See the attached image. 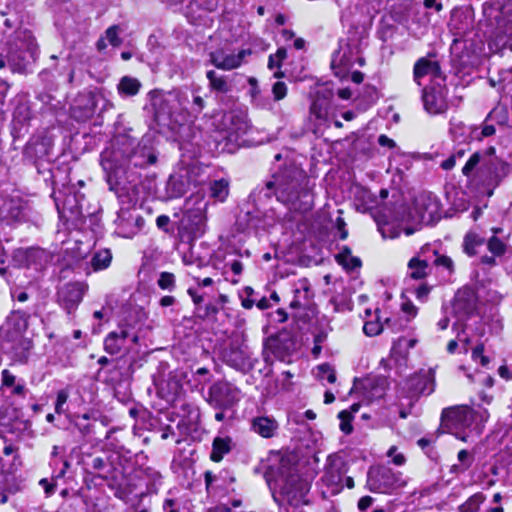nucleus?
Segmentation results:
<instances>
[{"instance_id":"obj_55","label":"nucleus","mask_w":512,"mask_h":512,"mask_svg":"<svg viewBox=\"0 0 512 512\" xmlns=\"http://www.w3.org/2000/svg\"><path fill=\"white\" fill-rule=\"evenodd\" d=\"M319 377L322 379H326L329 383H334L336 381V374L334 369L328 364H322L318 366Z\"/></svg>"},{"instance_id":"obj_36","label":"nucleus","mask_w":512,"mask_h":512,"mask_svg":"<svg viewBox=\"0 0 512 512\" xmlns=\"http://www.w3.org/2000/svg\"><path fill=\"white\" fill-rule=\"evenodd\" d=\"M338 264L342 265L347 270H354L361 266V260L351 254V249L348 246H343L341 251L335 256Z\"/></svg>"},{"instance_id":"obj_26","label":"nucleus","mask_w":512,"mask_h":512,"mask_svg":"<svg viewBox=\"0 0 512 512\" xmlns=\"http://www.w3.org/2000/svg\"><path fill=\"white\" fill-rule=\"evenodd\" d=\"M423 104L429 114H441L446 111L447 105L440 91L425 89L423 92Z\"/></svg>"},{"instance_id":"obj_61","label":"nucleus","mask_w":512,"mask_h":512,"mask_svg":"<svg viewBox=\"0 0 512 512\" xmlns=\"http://www.w3.org/2000/svg\"><path fill=\"white\" fill-rule=\"evenodd\" d=\"M8 218L14 221H21L24 217L23 209L18 204L11 203L8 209Z\"/></svg>"},{"instance_id":"obj_19","label":"nucleus","mask_w":512,"mask_h":512,"mask_svg":"<svg viewBox=\"0 0 512 512\" xmlns=\"http://www.w3.org/2000/svg\"><path fill=\"white\" fill-rule=\"evenodd\" d=\"M219 0H190L186 6V17L194 25H206V14L218 7Z\"/></svg>"},{"instance_id":"obj_9","label":"nucleus","mask_w":512,"mask_h":512,"mask_svg":"<svg viewBox=\"0 0 512 512\" xmlns=\"http://www.w3.org/2000/svg\"><path fill=\"white\" fill-rule=\"evenodd\" d=\"M239 400L240 390L229 382L219 381L209 388L207 401L216 409H230Z\"/></svg>"},{"instance_id":"obj_37","label":"nucleus","mask_w":512,"mask_h":512,"mask_svg":"<svg viewBox=\"0 0 512 512\" xmlns=\"http://www.w3.org/2000/svg\"><path fill=\"white\" fill-rule=\"evenodd\" d=\"M112 261V253L109 249H100L91 257L90 264L94 271L108 268Z\"/></svg>"},{"instance_id":"obj_45","label":"nucleus","mask_w":512,"mask_h":512,"mask_svg":"<svg viewBox=\"0 0 512 512\" xmlns=\"http://www.w3.org/2000/svg\"><path fill=\"white\" fill-rule=\"evenodd\" d=\"M157 285L162 290L173 291L176 288L175 275L170 272H161L157 280Z\"/></svg>"},{"instance_id":"obj_59","label":"nucleus","mask_w":512,"mask_h":512,"mask_svg":"<svg viewBox=\"0 0 512 512\" xmlns=\"http://www.w3.org/2000/svg\"><path fill=\"white\" fill-rule=\"evenodd\" d=\"M457 459L460 462L459 464L463 465V468L469 469L474 461V457L467 450L462 449L458 452Z\"/></svg>"},{"instance_id":"obj_42","label":"nucleus","mask_w":512,"mask_h":512,"mask_svg":"<svg viewBox=\"0 0 512 512\" xmlns=\"http://www.w3.org/2000/svg\"><path fill=\"white\" fill-rule=\"evenodd\" d=\"M485 496L478 492L470 496L463 504L458 507L459 512H476L484 502Z\"/></svg>"},{"instance_id":"obj_30","label":"nucleus","mask_w":512,"mask_h":512,"mask_svg":"<svg viewBox=\"0 0 512 512\" xmlns=\"http://www.w3.org/2000/svg\"><path fill=\"white\" fill-rule=\"evenodd\" d=\"M330 108V99L318 93L310 107L311 116L319 121V125L327 121Z\"/></svg>"},{"instance_id":"obj_12","label":"nucleus","mask_w":512,"mask_h":512,"mask_svg":"<svg viewBox=\"0 0 512 512\" xmlns=\"http://www.w3.org/2000/svg\"><path fill=\"white\" fill-rule=\"evenodd\" d=\"M144 218L134 209H121L115 220L117 235L132 238L144 227Z\"/></svg>"},{"instance_id":"obj_56","label":"nucleus","mask_w":512,"mask_h":512,"mask_svg":"<svg viewBox=\"0 0 512 512\" xmlns=\"http://www.w3.org/2000/svg\"><path fill=\"white\" fill-rule=\"evenodd\" d=\"M488 249L496 256L502 255L505 252V245L497 238L492 237L488 242Z\"/></svg>"},{"instance_id":"obj_38","label":"nucleus","mask_w":512,"mask_h":512,"mask_svg":"<svg viewBox=\"0 0 512 512\" xmlns=\"http://www.w3.org/2000/svg\"><path fill=\"white\" fill-rule=\"evenodd\" d=\"M417 343V340L414 338H406L400 337L396 342H394L391 353L396 358H406L409 350L413 348Z\"/></svg>"},{"instance_id":"obj_13","label":"nucleus","mask_w":512,"mask_h":512,"mask_svg":"<svg viewBox=\"0 0 512 512\" xmlns=\"http://www.w3.org/2000/svg\"><path fill=\"white\" fill-rule=\"evenodd\" d=\"M406 389L410 398L430 395L435 389V372L432 368L420 370L406 381Z\"/></svg>"},{"instance_id":"obj_29","label":"nucleus","mask_w":512,"mask_h":512,"mask_svg":"<svg viewBox=\"0 0 512 512\" xmlns=\"http://www.w3.org/2000/svg\"><path fill=\"white\" fill-rule=\"evenodd\" d=\"M56 207L61 217L75 219L81 214L78 200L75 194H68L60 204L59 198L55 199Z\"/></svg>"},{"instance_id":"obj_31","label":"nucleus","mask_w":512,"mask_h":512,"mask_svg":"<svg viewBox=\"0 0 512 512\" xmlns=\"http://www.w3.org/2000/svg\"><path fill=\"white\" fill-rule=\"evenodd\" d=\"M440 71V66L436 61H430L426 58H420L414 65V79L420 84L419 80L425 75L431 74L437 76Z\"/></svg>"},{"instance_id":"obj_16","label":"nucleus","mask_w":512,"mask_h":512,"mask_svg":"<svg viewBox=\"0 0 512 512\" xmlns=\"http://www.w3.org/2000/svg\"><path fill=\"white\" fill-rule=\"evenodd\" d=\"M440 200L432 193H423L416 200V210L421 222L430 224L440 218Z\"/></svg>"},{"instance_id":"obj_52","label":"nucleus","mask_w":512,"mask_h":512,"mask_svg":"<svg viewBox=\"0 0 512 512\" xmlns=\"http://www.w3.org/2000/svg\"><path fill=\"white\" fill-rule=\"evenodd\" d=\"M31 116V111L27 103L19 104L14 111V119L20 123L27 122Z\"/></svg>"},{"instance_id":"obj_18","label":"nucleus","mask_w":512,"mask_h":512,"mask_svg":"<svg viewBox=\"0 0 512 512\" xmlns=\"http://www.w3.org/2000/svg\"><path fill=\"white\" fill-rule=\"evenodd\" d=\"M84 295V288L80 283H67L58 291L60 305L71 314L78 307Z\"/></svg>"},{"instance_id":"obj_24","label":"nucleus","mask_w":512,"mask_h":512,"mask_svg":"<svg viewBox=\"0 0 512 512\" xmlns=\"http://www.w3.org/2000/svg\"><path fill=\"white\" fill-rule=\"evenodd\" d=\"M208 80V88L211 93L216 96L226 95L232 91L233 84L229 76L220 74L215 70H208L206 72Z\"/></svg>"},{"instance_id":"obj_8","label":"nucleus","mask_w":512,"mask_h":512,"mask_svg":"<svg viewBox=\"0 0 512 512\" xmlns=\"http://www.w3.org/2000/svg\"><path fill=\"white\" fill-rule=\"evenodd\" d=\"M139 342V335L129 324H122L117 329L109 332L104 339V350L110 355L120 352L129 353L132 344Z\"/></svg>"},{"instance_id":"obj_46","label":"nucleus","mask_w":512,"mask_h":512,"mask_svg":"<svg viewBox=\"0 0 512 512\" xmlns=\"http://www.w3.org/2000/svg\"><path fill=\"white\" fill-rule=\"evenodd\" d=\"M467 152L466 148L456 149L446 160L442 161L440 167L444 170H451L455 167L457 161L464 158Z\"/></svg>"},{"instance_id":"obj_54","label":"nucleus","mask_w":512,"mask_h":512,"mask_svg":"<svg viewBox=\"0 0 512 512\" xmlns=\"http://www.w3.org/2000/svg\"><path fill=\"white\" fill-rule=\"evenodd\" d=\"M199 89L193 90L192 93V103L190 107V111L192 114L198 115L202 112L205 107L204 99L198 94Z\"/></svg>"},{"instance_id":"obj_50","label":"nucleus","mask_w":512,"mask_h":512,"mask_svg":"<svg viewBox=\"0 0 512 512\" xmlns=\"http://www.w3.org/2000/svg\"><path fill=\"white\" fill-rule=\"evenodd\" d=\"M69 391L67 389H61L57 391L56 401H55V412L59 415L64 414L66 412L65 405L69 398Z\"/></svg>"},{"instance_id":"obj_23","label":"nucleus","mask_w":512,"mask_h":512,"mask_svg":"<svg viewBox=\"0 0 512 512\" xmlns=\"http://www.w3.org/2000/svg\"><path fill=\"white\" fill-rule=\"evenodd\" d=\"M4 349L11 354L14 362L26 363L32 349V341L27 337L5 339Z\"/></svg>"},{"instance_id":"obj_3","label":"nucleus","mask_w":512,"mask_h":512,"mask_svg":"<svg viewBox=\"0 0 512 512\" xmlns=\"http://www.w3.org/2000/svg\"><path fill=\"white\" fill-rule=\"evenodd\" d=\"M461 172L471 186L491 196L508 175L509 164L496 155L495 147L490 146L471 154Z\"/></svg>"},{"instance_id":"obj_43","label":"nucleus","mask_w":512,"mask_h":512,"mask_svg":"<svg viewBox=\"0 0 512 512\" xmlns=\"http://www.w3.org/2000/svg\"><path fill=\"white\" fill-rule=\"evenodd\" d=\"M211 190V196L215 198L216 200L223 202L226 197L228 196L229 192V184L228 181L224 179H220L217 181H214L211 184L210 187Z\"/></svg>"},{"instance_id":"obj_58","label":"nucleus","mask_w":512,"mask_h":512,"mask_svg":"<svg viewBox=\"0 0 512 512\" xmlns=\"http://www.w3.org/2000/svg\"><path fill=\"white\" fill-rule=\"evenodd\" d=\"M383 330V326L378 321L366 322L363 326V331L367 336H376Z\"/></svg>"},{"instance_id":"obj_1","label":"nucleus","mask_w":512,"mask_h":512,"mask_svg":"<svg viewBox=\"0 0 512 512\" xmlns=\"http://www.w3.org/2000/svg\"><path fill=\"white\" fill-rule=\"evenodd\" d=\"M158 154L148 140L138 141L127 135H117L100 155V164L105 172L110 190H117L119 174L132 168H146L156 164Z\"/></svg>"},{"instance_id":"obj_28","label":"nucleus","mask_w":512,"mask_h":512,"mask_svg":"<svg viewBox=\"0 0 512 512\" xmlns=\"http://www.w3.org/2000/svg\"><path fill=\"white\" fill-rule=\"evenodd\" d=\"M489 47L494 52H502L506 49L512 51V25L508 24L504 31L497 30L489 43Z\"/></svg>"},{"instance_id":"obj_5","label":"nucleus","mask_w":512,"mask_h":512,"mask_svg":"<svg viewBox=\"0 0 512 512\" xmlns=\"http://www.w3.org/2000/svg\"><path fill=\"white\" fill-rule=\"evenodd\" d=\"M367 488L374 493H391L406 485L400 472L386 466L370 467L367 473Z\"/></svg>"},{"instance_id":"obj_22","label":"nucleus","mask_w":512,"mask_h":512,"mask_svg":"<svg viewBox=\"0 0 512 512\" xmlns=\"http://www.w3.org/2000/svg\"><path fill=\"white\" fill-rule=\"evenodd\" d=\"M430 246L421 248L417 256L411 258L408 262V269L410 270V277L415 280H421L431 273V266L429 264Z\"/></svg>"},{"instance_id":"obj_6","label":"nucleus","mask_w":512,"mask_h":512,"mask_svg":"<svg viewBox=\"0 0 512 512\" xmlns=\"http://www.w3.org/2000/svg\"><path fill=\"white\" fill-rule=\"evenodd\" d=\"M188 102L189 99L186 95L176 91L167 93L155 91L151 93V106L158 120L172 118L182 110L187 109Z\"/></svg>"},{"instance_id":"obj_2","label":"nucleus","mask_w":512,"mask_h":512,"mask_svg":"<svg viewBox=\"0 0 512 512\" xmlns=\"http://www.w3.org/2000/svg\"><path fill=\"white\" fill-rule=\"evenodd\" d=\"M314 185L306 172L294 162L285 163L265 183V196L272 195L292 212L305 213L314 205Z\"/></svg>"},{"instance_id":"obj_4","label":"nucleus","mask_w":512,"mask_h":512,"mask_svg":"<svg viewBox=\"0 0 512 512\" xmlns=\"http://www.w3.org/2000/svg\"><path fill=\"white\" fill-rule=\"evenodd\" d=\"M279 491H272L273 500L285 512H302L303 505L308 504L309 483L292 471L291 467L282 465L275 479Z\"/></svg>"},{"instance_id":"obj_41","label":"nucleus","mask_w":512,"mask_h":512,"mask_svg":"<svg viewBox=\"0 0 512 512\" xmlns=\"http://www.w3.org/2000/svg\"><path fill=\"white\" fill-rule=\"evenodd\" d=\"M429 254H431L434 257L432 262L435 266L442 267L449 274H452L454 272V262L450 257H448L447 255L440 254L437 250L431 247Z\"/></svg>"},{"instance_id":"obj_63","label":"nucleus","mask_w":512,"mask_h":512,"mask_svg":"<svg viewBox=\"0 0 512 512\" xmlns=\"http://www.w3.org/2000/svg\"><path fill=\"white\" fill-rule=\"evenodd\" d=\"M225 266L229 267L235 275H241L243 271V264L240 260L237 259L227 262Z\"/></svg>"},{"instance_id":"obj_40","label":"nucleus","mask_w":512,"mask_h":512,"mask_svg":"<svg viewBox=\"0 0 512 512\" xmlns=\"http://www.w3.org/2000/svg\"><path fill=\"white\" fill-rule=\"evenodd\" d=\"M225 119L231 123V126L228 128L231 133H235L236 135L246 133L248 129V122L245 117L231 112L225 116Z\"/></svg>"},{"instance_id":"obj_51","label":"nucleus","mask_w":512,"mask_h":512,"mask_svg":"<svg viewBox=\"0 0 512 512\" xmlns=\"http://www.w3.org/2000/svg\"><path fill=\"white\" fill-rule=\"evenodd\" d=\"M196 312L198 317L202 319H209L216 316V314L219 312V308L213 303H207L204 306L201 305L197 307Z\"/></svg>"},{"instance_id":"obj_32","label":"nucleus","mask_w":512,"mask_h":512,"mask_svg":"<svg viewBox=\"0 0 512 512\" xmlns=\"http://www.w3.org/2000/svg\"><path fill=\"white\" fill-rule=\"evenodd\" d=\"M189 187L188 179L183 175H171L167 182V193L172 198L183 196Z\"/></svg>"},{"instance_id":"obj_27","label":"nucleus","mask_w":512,"mask_h":512,"mask_svg":"<svg viewBox=\"0 0 512 512\" xmlns=\"http://www.w3.org/2000/svg\"><path fill=\"white\" fill-rule=\"evenodd\" d=\"M478 128L476 126H468L461 121L450 122V133L454 141L468 144L474 138Z\"/></svg>"},{"instance_id":"obj_57","label":"nucleus","mask_w":512,"mask_h":512,"mask_svg":"<svg viewBox=\"0 0 512 512\" xmlns=\"http://www.w3.org/2000/svg\"><path fill=\"white\" fill-rule=\"evenodd\" d=\"M272 93L275 101H280L285 98L287 94V86L282 81H277L272 86Z\"/></svg>"},{"instance_id":"obj_60","label":"nucleus","mask_w":512,"mask_h":512,"mask_svg":"<svg viewBox=\"0 0 512 512\" xmlns=\"http://www.w3.org/2000/svg\"><path fill=\"white\" fill-rule=\"evenodd\" d=\"M496 132L494 123L491 121H487L486 119L483 121L481 132L479 136H476L478 140H481L486 137L493 136Z\"/></svg>"},{"instance_id":"obj_17","label":"nucleus","mask_w":512,"mask_h":512,"mask_svg":"<svg viewBox=\"0 0 512 512\" xmlns=\"http://www.w3.org/2000/svg\"><path fill=\"white\" fill-rule=\"evenodd\" d=\"M476 308V294L473 289L463 287L459 289L454 297L452 309L458 317V322L464 321Z\"/></svg>"},{"instance_id":"obj_53","label":"nucleus","mask_w":512,"mask_h":512,"mask_svg":"<svg viewBox=\"0 0 512 512\" xmlns=\"http://www.w3.org/2000/svg\"><path fill=\"white\" fill-rule=\"evenodd\" d=\"M120 28L118 25H112L105 31V39L110 45L118 47L121 45L122 40L119 37Z\"/></svg>"},{"instance_id":"obj_48","label":"nucleus","mask_w":512,"mask_h":512,"mask_svg":"<svg viewBox=\"0 0 512 512\" xmlns=\"http://www.w3.org/2000/svg\"><path fill=\"white\" fill-rule=\"evenodd\" d=\"M163 384L164 383H162L161 385H163ZM166 384H167V387L165 388L164 386H161V389L163 391L166 390L167 394H169L171 396H176L182 388V384H181L180 380H178L176 375H173L172 373L168 374Z\"/></svg>"},{"instance_id":"obj_7","label":"nucleus","mask_w":512,"mask_h":512,"mask_svg":"<svg viewBox=\"0 0 512 512\" xmlns=\"http://www.w3.org/2000/svg\"><path fill=\"white\" fill-rule=\"evenodd\" d=\"M355 63L364 65V59L360 56L359 45L355 41L340 40L339 49L332 55L331 67L336 76L344 79Z\"/></svg>"},{"instance_id":"obj_47","label":"nucleus","mask_w":512,"mask_h":512,"mask_svg":"<svg viewBox=\"0 0 512 512\" xmlns=\"http://www.w3.org/2000/svg\"><path fill=\"white\" fill-rule=\"evenodd\" d=\"M481 244V240L475 234H467L463 242V250L469 255L473 256L476 254V247Z\"/></svg>"},{"instance_id":"obj_35","label":"nucleus","mask_w":512,"mask_h":512,"mask_svg":"<svg viewBox=\"0 0 512 512\" xmlns=\"http://www.w3.org/2000/svg\"><path fill=\"white\" fill-rule=\"evenodd\" d=\"M230 443L231 440L229 438L216 437L213 440L210 459L214 462H220L223 459L224 455L230 452Z\"/></svg>"},{"instance_id":"obj_39","label":"nucleus","mask_w":512,"mask_h":512,"mask_svg":"<svg viewBox=\"0 0 512 512\" xmlns=\"http://www.w3.org/2000/svg\"><path fill=\"white\" fill-rule=\"evenodd\" d=\"M486 120L499 126H506L509 122V112L505 106L497 105L488 113Z\"/></svg>"},{"instance_id":"obj_33","label":"nucleus","mask_w":512,"mask_h":512,"mask_svg":"<svg viewBox=\"0 0 512 512\" xmlns=\"http://www.w3.org/2000/svg\"><path fill=\"white\" fill-rule=\"evenodd\" d=\"M85 105L83 108L79 106H74L72 108V115L78 121H85L91 118L95 112L96 108V99L93 93H88L84 96Z\"/></svg>"},{"instance_id":"obj_20","label":"nucleus","mask_w":512,"mask_h":512,"mask_svg":"<svg viewBox=\"0 0 512 512\" xmlns=\"http://www.w3.org/2000/svg\"><path fill=\"white\" fill-rule=\"evenodd\" d=\"M223 360L230 367L242 372L248 371L254 366L246 347L231 346L223 353Z\"/></svg>"},{"instance_id":"obj_21","label":"nucleus","mask_w":512,"mask_h":512,"mask_svg":"<svg viewBox=\"0 0 512 512\" xmlns=\"http://www.w3.org/2000/svg\"><path fill=\"white\" fill-rule=\"evenodd\" d=\"M29 315L23 311L16 310L11 312L2 327L3 336L7 339L24 337V333L28 327Z\"/></svg>"},{"instance_id":"obj_10","label":"nucleus","mask_w":512,"mask_h":512,"mask_svg":"<svg viewBox=\"0 0 512 512\" xmlns=\"http://www.w3.org/2000/svg\"><path fill=\"white\" fill-rule=\"evenodd\" d=\"M347 470L346 463L340 457H328L321 481L330 489L331 494H337L343 489Z\"/></svg>"},{"instance_id":"obj_11","label":"nucleus","mask_w":512,"mask_h":512,"mask_svg":"<svg viewBox=\"0 0 512 512\" xmlns=\"http://www.w3.org/2000/svg\"><path fill=\"white\" fill-rule=\"evenodd\" d=\"M293 297L289 303L293 311V317L299 318L300 311L309 310L313 305L314 292L308 279L301 278L292 285Z\"/></svg>"},{"instance_id":"obj_44","label":"nucleus","mask_w":512,"mask_h":512,"mask_svg":"<svg viewBox=\"0 0 512 512\" xmlns=\"http://www.w3.org/2000/svg\"><path fill=\"white\" fill-rule=\"evenodd\" d=\"M332 330H333V328L330 325V322L328 320H325L324 323L321 320L314 332V335H313L314 343H322L323 344L324 342H326L328 335Z\"/></svg>"},{"instance_id":"obj_64","label":"nucleus","mask_w":512,"mask_h":512,"mask_svg":"<svg viewBox=\"0 0 512 512\" xmlns=\"http://www.w3.org/2000/svg\"><path fill=\"white\" fill-rule=\"evenodd\" d=\"M336 226H337V229H338V231H339V238H340L341 240H345V239L347 238V236H348V231H347V229H346V227H345V226H346V223H345V221L343 220V218L338 217V218L336 219Z\"/></svg>"},{"instance_id":"obj_49","label":"nucleus","mask_w":512,"mask_h":512,"mask_svg":"<svg viewBox=\"0 0 512 512\" xmlns=\"http://www.w3.org/2000/svg\"><path fill=\"white\" fill-rule=\"evenodd\" d=\"M338 418L340 419V429L345 434H350L353 430V426L351 424L352 421V413L348 410H342L338 414Z\"/></svg>"},{"instance_id":"obj_34","label":"nucleus","mask_w":512,"mask_h":512,"mask_svg":"<svg viewBox=\"0 0 512 512\" xmlns=\"http://www.w3.org/2000/svg\"><path fill=\"white\" fill-rule=\"evenodd\" d=\"M141 86L137 78L123 76L117 85V91L123 97H132L139 93Z\"/></svg>"},{"instance_id":"obj_62","label":"nucleus","mask_w":512,"mask_h":512,"mask_svg":"<svg viewBox=\"0 0 512 512\" xmlns=\"http://www.w3.org/2000/svg\"><path fill=\"white\" fill-rule=\"evenodd\" d=\"M1 377L3 387L11 388L12 386H14L16 382V377L8 369H4L1 372Z\"/></svg>"},{"instance_id":"obj_25","label":"nucleus","mask_w":512,"mask_h":512,"mask_svg":"<svg viewBox=\"0 0 512 512\" xmlns=\"http://www.w3.org/2000/svg\"><path fill=\"white\" fill-rule=\"evenodd\" d=\"M279 428L275 418L270 416H257L251 421V429L263 438H272Z\"/></svg>"},{"instance_id":"obj_14","label":"nucleus","mask_w":512,"mask_h":512,"mask_svg":"<svg viewBox=\"0 0 512 512\" xmlns=\"http://www.w3.org/2000/svg\"><path fill=\"white\" fill-rule=\"evenodd\" d=\"M473 414V410L465 406L445 408L441 423L448 430L467 427L473 420Z\"/></svg>"},{"instance_id":"obj_15","label":"nucleus","mask_w":512,"mask_h":512,"mask_svg":"<svg viewBox=\"0 0 512 512\" xmlns=\"http://www.w3.org/2000/svg\"><path fill=\"white\" fill-rule=\"evenodd\" d=\"M251 51L242 49L238 53L228 52L225 49H217L210 52V62L218 69L232 70L238 68L243 63L244 58L250 55Z\"/></svg>"}]
</instances>
